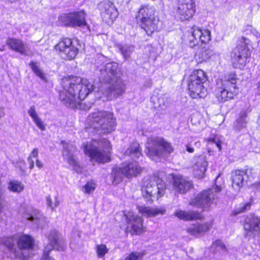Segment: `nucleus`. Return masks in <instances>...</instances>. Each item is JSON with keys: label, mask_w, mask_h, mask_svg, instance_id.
<instances>
[{"label": "nucleus", "mask_w": 260, "mask_h": 260, "mask_svg": "<svg viewBox=\"0 0 260 260\" xmlns=\"http://www.w3.org/2000/svg\"><path fill=\"white\" fill-rule=\"evenodd\" d=\"M4 244L11 250L18 260H27L30 256L34 244V239L29 235L18 234L6 238Z\"/></svg>", "instance_id": "obj_3"}, {"label": "nucleus", "mask_w": 260, "mask_h": 260, "mask_svg": "<svg viewBox=\"0 0 260 260\" xmlns=\"http://www.w3.org/2000/svg\"><path fill=\"white\" fill-rule=\"evenodd\" d=\"M193 173L198 178L203 177L208 166V162L203 156L196 157L194 158Z\"/></svg>", "instance_id": "obj_23"}, {"label": "nucleus", "mask_w": 260, "mask_h": 260, "mask_svg": "<svg viewBox=\"0 0 260 260\" xmlns=\"http://www.w3.org/2000/svg\"><path fill=\"white\" fill-rule=\"evenodd\" d=\"M257 93L259 95H260V82L258 83V85L257 87Z\"/></svg>", "instance_id": "obj_52"}, {"label": "nucleus", "mask_w": 260, "mask_h": 260, "mask_svg": "<svg viewBox=\"0 0 260 260\" xmlns=\"http://www.w3.org/2000/svg\"><path fill=\"white\" fill-rule=\"evenodd\" d=\"M118 66L116 62H109L101 71L104 84L100 90L106 96L117 97L125 92V85L118 75Z\"/></svg>", "instance_id": "obj_2"}, {"label": "nucleus", "mask_w": 260, "mask_h": 260, "mask_svg": "<svg viewBox=\"0 0 260 260\" xmlns=\"http://www.w3.org/2000/svg\"><path fill=\"white\" fill-rule=\"evenodd\" d=\"M138 211L143 216L146 217H155L158 215H164L166 209L163 208H152L146 206H138Z\"/></svg>", "instance_id": "obj_27"}, {"label": "nucleus", "mask_w": 260, "mask_h": 260, "mask_svg": "<svg viewBox=\"0 0 260 260\" xmlns=\"http://www.w3.org/2000/svg\"><path fill=\"white\" fill-rule=\"evenodd\" d=\"M101 15L107 23L113 22L118 16V12L114 4L110 1H104L100 4Z\"/></svg>", "instance_id": "obj_21"}, {"label": "nucleus", "mask_w": 260, "mask_h": 260, "mask_svg": "<svg viewBox=\"0 0 260 260\" xmlns=\"http://www.w3.org/2000/svg\"><path fill=\"white\" fill-rule=\"evenodd\" d=\"M243 236L246 239H250L259 236L260 234V217L254 214L246 215L242 221Z\"/></svg>", "instance_id": "obj_16"}, {"label": "nucleus", "mask_w": 260, "mask_h": 260, "mask_svg": "<svg viewBox=\"0 0 260 260\" xmlns=\"http://www.w3.org/2000/svg\"><path fill=\"white\" fill-rule=\"evenodd\" d=\"M85 127L87 132L93 128L100 134L110 133L116 128V118L113 113L104 110H96L91 113L86 119Z\"/></svg>", "instance_id": "obj_4"}, {"label": "nucleus", "mask_w": 260, "mask_h": 260, "mask_svg": "<svg viewBox=\"0 0 260 260\" xmlns=\"http://www.w3.org/2000/svg\"><path fill=\"white\" fill-rule=\"evenodd\" d=\"M247 116V114L245 111H242L240 113L238 118L234 123V127L236 129L240 131L246 126L247 123L246 120Z\"/></svg>", "instance_id": "obj_34"}, {"label": "nucleus", "mask_w": 260, "mask_h": 260, "mask_svg": "<svg viewBox=\"0 0 260 260\" xmlns=\"http://www.w3.org/2000/svg\"><path fill=\"white\" fill-rule=\"evenodd\" d=\"M251 203L247 202L240 204L239 207H237L233 212L234 215H237L240 213L245 212L250 209L251 207Z\"/></svg>", "instance_id": "obj_40"}, {"label": "nucleus", "mask_w": 260, "mask_h": 260, "mask_svg": "<svg viewBox=\"0 0 260 260\" xmlns=\"http://www.w3.org/2000/svg\"><path fill=\"white\" fill-rule=\"evenodd\" d=\"M165 182L155 176L145 177L143 181L142 191L145 198L156 197L157 199L165 193Z\"/></svg>", "instance_id": "obj_10"}, {"label": "nucleus", "mask_w": 260, "mask_h": 260, "mask_svg": "<svg viewBox=\"0 0 260 260\" xmlns=\"http://www.w3.org/2000/svg\"><path fill=\"white\" fill-rule=\"evenodd\" d=\"M238 80L236 73L232 72L226 74L222 79L217 82L215 93L219 102L228 101L238 94Z\"/></svg>", "instance_id": "obj_5"}, {"label": "nucleus", "mask_w": 260, "mask_h": 260, "mask_svg": "<svg viewBox=\"0 0 260 260\" xmlns=\"http://www.w3.org/2000/svg\"><path fill=\"white\" fill-rule=\"evenodd\" d=\"M83 148L84 153L90 157L91 161L105 163L110 161L111 145L107 139L92 141L84 144Z\"/></svg>", "instance_id": "obj_6"}, {"label": "nucleus", "mask_w": 260, "mask_h": 260, "mask_svg": "<svg viewBox=\"0 0 260 260\" xmlns=\"http://www.w3.org/2000/svg\"><path fill=\"white\" fill-rule=\"evenodd\" d=\"M63 146L62 155L69 165L73 168V169L77 172H80V167L78 159L75 153L77 149L74 144L71 143H67L61 141Z\"/></svg>", "instance_id": "obj_20"}, {"label": "nucleus", "mask_w": 260, "mask_h": 260, "mask_svg": "<svg viewBox=\"0 0 260 260\" xmlns=\"http://www.w3.org/2000/svg\"><path fill=\"white\" fill-rule=\"evenodd\" d=\"M207 80L205 73L202 70L194 71L188 80L190 96L193 99L204 98L207 94L204 84Z\"/></svg>", "instance_id": "obj_8"}, {"label": "nucleus", "mask_w": 260, "mask_h": 260, "mask_svg": "<svg viewBox=\"0 0 260 260\" xmlns=\"http://www.w3.org/2000/svg\"><path fill=\"white\" fill-rule=\"evenodd\" d=\"M27 113L32 118L34 122L40 130L44 131L46 129V124L39 116L34 106L30 107L28 110Z\"/></svg>", "instance_id": "obj_32"}, {"label": "nucleus", "mask_w": 260, "mask_h": 260, "mask_svg": "<svg viewBox=\"0 0 260 260\" xmlns=\"http://www.w3.org/2000/svg\"><path fill=\"white\" fill-rule=\"evenodd\" d=\"M95 188V183L92 182H88L87 184L84 186V191L87 193H90L93 192Z\"/></svg>", "instance_id": "obj_43"}, {"label": "nucleus", "mask_w": 260, "mask_h": 260, "mask_svg": "<svg viewBox=\"0 0 260 260\" xmlns=\"http://www.w3.org/2000/svg\"><path fill=\"white\" fill-rule=\"evenodd\" d=\"M117 48L125 59L130 57L134 51V47L131 45L119 44Z\"/></svg>", "instance_id": "obj_35"}, {"label": "nucleus", "mask_w": 260, "mask_h": 260, "mask_svg": "<svg viewBox=\"0 0 260 260\" xmlns=\"http://www.w3.org/2000/svg\"><path fill=\"white\" fill-rule=\"evenodd\" d=\"M158 103H159V105H158V107L161 109H165L168 105V102L167 101V100H166L165 101H164V98H159L158 99Z\"/></svg>", "instance_id": "obj_46"}, {"label": "nucleus", "mask_w": 260, "mask_h": 260, "mask_svg": "<svg viewBox=\"0 0 260 260\" xmlns=\"http://www.w3.org/2000/svg\"><path fill=\"white\" fill-rule=\"evenodd\" d=\"M186 150L189 153H193L194 152L193 148L191 147L189 144L186 145Z\"/></svg>", "instance_id": "obj_50"}, {"label": "nucleus", "mask_w": 260, "mask_h": 260, "mask_svg": "<svg viewBox=\"0 0 260 260\" xmlns=\"http://www.w3.org/2000/svg\"><path fill=\"white\" fill-rule=\"evenodd\" d=\"M48 239L49 243L45 246L40 260H55L49 255V252L53 249L58 251L64 250V241L56 230L50 231L48 236Z\"/></svg>", "instance_id": "obj_13"}, {"label": "nucleus", "mask_w": 260, "mask_h": 260, "mask_svg": "<svg viewBox=\"0 0 260 260\" xmlns=\"http://www.w3.org/2000/svg\"><path fill=\"white\" fill-rule=\"evenodd\" d=\"M174 150L171 144L161 137H150L146 144L145 152L151 159L162 156L164 152L171 153Z\"/></svg>", "instance_id": "obj_9"}, {"label": "nucleus", "mask_w": 260, "mask_h": 260, "mask_svg": "<svg viewBox=\"0 0 260 260\" xmlns=\"http://www.w3.org/2000/svg\"><path fill=\"white\" fill-rule=\"evenodd\" d=\"M122 167L118 169L114 168L113 169L111 173V176L113 178V183H119L121 181L122 177L125 176V175L122 173Z\"/></svg>", "instance_id": "obj_36"}, {"label": "nucleus", "mask_w": 260, "mask_h": 260, "mask_svg": "<svg viewBox=\"0 0 260 260\" xmlns=\"http://www.w3.org/2000/svg\"><path fill=\"white\" fill-rule=\"evenodd\" d=\"M46 203L48 207H50L52 210H54L59 205V201L57 197L54 198V202L52 201L51 197L48 196L46 197Z\"/></svg>", "instance_id": "obj_41"}, {"label": "nucleus", "mask_w": 260, "mask_h": 260, "mask_svg": "<svg viewBox=\"0 0 260 260\" xmlns=\"http://www.w3.org/2000/svg\"><path fill=\"white\" fill-rule=\"evenodd\" d=\"M27 160H28V162L29 165V168L31 170L35 167V166H34V160H33L32 158H31L30 157H28Z\"/></svg>", "instance_id": "obj_48"}, {"label": "nucleus", "mask_w": 260, "mask_h": 260, "mask_svg": "<svg viewBox=\"0 0 260 260\" xmlns=\"http://www.w3.org/2000/svg\"><path fill=\"white\" fill-rule=\"evenodd\" d=\"M256 171L252 168L245 170H236L231 173L232 187L236 189L242 187L248 181H251L256 176Z\"/></svg>", "instance_id": "obj_15"}, {"label": "nucleus", "mask_w": 260, "mask_h": 260, "mask_svg": "<svg viewBox=\"0 0 260 260\" xmlns=\"http://www.w3.org/2000/svg\"><path fill=\"white\" fill-rule=\"evenodd\" d=\"M27 219L32 221L34 224L41 229H43L45 226L47 222L46 218L39 212L29 215Z\"/></svg>", "instance_id": "obj_33"}, {"label": "nucleus", "mask_w": 260, "mask_h": 260, "mask_svg": "<svg viewBox=\"0 0 260 260\" xmlns=\"http://www.w3.org/2000/svg\"><path fill=\"white\" fill-rule=\"evenodd\" d=\"M86 14L83 11L62 14L59 17V21L64 25L75 27H83L87 25Z\"/></svg>", "instance_id": "obj_17"}, {"label": "nucleus", "mask_w": 260, "mask_h": 260, "mask_svg": "<svg viewBox=\"0 0 260 260\" xmlns=\"http://www.w3.org/2000/svg\"><path fill=\"white\" fill-rule=\"evenodd\" d=\"M213 54V50L210 48H204L198 53L200 59V61H206L209 59Z\"/></svg>", "instance_id": "obj_38"}, {"label": "nucleus", "mask_w": 260, "mask_h": 260, "mask_svg": "<svg viewBox=\"0 0 260 260\" xmlns=\"http://www.w3.org/2000/svg\"><path fill=\"white\" fill-rule=\"evenodd\" d=\"M208 141L211 143L212 144L215 145L218 148L219 151L221 150V143L218 138L216 137H214V138H210L208 139Z\"/></svg>", "instance_id": "obj_45"}, {"label": "nucleus", "mask_w": 260, "mask_h": 260, "mask_svg": "<svg viewBox=\"0 0 260 260\" xmlns=\"http://www.w3.org/2000/svg\"><path fill=\"white\" fill-rule=\"evenodd\" d=\"M29 66L36 76L39 77L42 80L45 79V76L44 73L42 72V70L39 68L37 62L31 61L29 63Z\"/></svg>", "instance_id": "obj_39"}, {"label": "nucleus", "mask_w": 260, "mask_h": 260, "mask_svg": "<svg viewBox=\"0 0 260 260\" xmlns=\"http://www.w3.org/2000/svg\"><path fill=\"white\" fill-rule=\"evenodd\" d=\"M212 247L214 248H218V250L222 251H226V247L223 243L221 240L215 241L212 244Z\"/></svg>", "instance_id": "obj_44"}, {"label": "nucleus", "mask_w": 260, "mask_h": 260, "mask_svg": "<svg viewBox=\"0 0 260 260\" xmlns=\"http://www.w3.org/2000/svg\"><path fill=\"white\" fill-rule=\"evenodd\" d=\"M38 154H39V150L38 148H34L31 152L30 153L29 156L28 157H30L31 158H35V159H37L38 158Z\"/></svg>", "instance_id": "obj_47"}, {"label": "nucleus", "mask_w": 260, "mask_h": 260, "mask_svg": "<svg viewBox=\"0 0 260 260\" xmlns=\"http://www.w3.org/2000/svg\"><path fill=\"white\" fill-rule=\"evenodd\" d=\"M196 5L193 0H178L176 14L181 21L189 20L194 15Z\"/></svg>", "instance_id": "obj_19"}, {"label": "nucleus", "mask_w": 260, "mask_h": 260, "mask_svg": "<svg viewBox=\"0 0 260 260\" xmlns=\"http://www.w3.org/2000/svg\"><path fill=\"white\" fill-rule=\"evenodd\" d=\"M173 185L176 190L180 193H185L191 187V182L180 176H176L173 178Z\"/></svg>", "instance_id": "obj_24"}, {"label": "nucleus", "mask_w": 260, "mask_h": 260, "mask_svg": "<svg viewBox=\"0 0 260 260\" xmlns=\"http://www.w3.org/2000/svg\"><path fill=\"white\" fill-rule=\"evenodd\" d=\"M249 40L242 37L238 45L231 53V59L234 68L243 69L247 63V59L250 56L247 46Z\"/></svg>", "instance_id": "obj_11"}, {"label": "nucleus", "mask_w": 260, "mask_h": 260, "mask_svg": "<svg viewBox=\"0 0 260 260\" xmlns=\"http://www.w3.org/2000/svg\"><path fill=\"white\" fill-rule=\"evenodd\" d=\"M138 211L143 216L146 217H155L158 215H164L166 209L163 208H152L146 206H138Z\"/></svg>", "instance_id": "obj_28"}, {"label": "nucleus", "mask_w": 260, "mask_h": 260, "mask_svg": "<svg viewBox=\"0 0 260 260\" xmlns=\"http://www.w3.org/2000/svg\"><path fill=\"white\" fill-rule=\"evenodd\" d=\"M6 45L11 50L21 55H28L29 48L22 40L14 38H8L6 40Z\"/></svg>", "instance_id": "obj_22"}, {"label": "nucleus", "mask_w": 260, "mask_h": 260, "mask_svg": "<svg viewBox=\"0 0 260 260\" xmlns=\"http://www.w3.org/2000/svg\"><path fill=\"white\" fill-rule=\"evenodd\" d=\"M257 187L260 188V181L257 183Z\"/></svg>", "instance_id": "obj_53"}, {"label": "nucleus", "mask_w": 260, "mask_h": 260, "mask_svg": "<svg viewBox=\"0 0 260 260\" xmlns=\"http://www.w3.org/2000/svg\"><path fill=\"white\" fill-rule=\"evenodd\" d=\"M136 18L139 25L148 36L157 30L159 19L153 6L150 4L141 5Z\"/></svg>", "instance_id": "obj_7"}, {"label": "nucleus", "mask_w": 260, "mask_h": 260, "mask_svg": "<svg viewBox=\"0 0 260 260\" xmlns=\"http://www.w3.org/2000/svg\"><path fill=\"white\" fill-rule=\"evenodd\" d=\"M211 222L203 223H197L188 227L186 231L190 235L197 236L199 234L208 232L212 227Z\"/></svg>", "instance_id": "obj_26"}, {"label": "nucleus", "mask_w": 260, "mask_h": 260, "mask_svg": "<svg viewBox=\"0 0 260 260\" xmlns=\"http://www.w3.org/2000/svg\"><path fill=\"white\" fill-rule=\"evenodd\" d=\"M8 188L11 191L20 192L23 189V185L20 182L13 180L9 183Z\"/></svg>", "instance_id": "obj_37"}, {"label": "nucleus", "mask_w": 260, "mask_h": 260, "mask_svg": "<svg viewBox=\"0 0 260 260\" xmlns=\"http://www.w3.org/2000/svg\"><path fill=\"white\" fill-rule=\"evenodd\" d=\"M56 51H58L61 57L66 59L74 58L78 53V49L72 39L66 38L55 46Z\"/></svg>", "instance_id": "obj_18"}, {"label": "nucleus", "mask_w": 260, "mask_h": 260, "mask_svg": "<svg viewBox=\"0 0 260 260\" xmlns=\"http://www.w3.org/2000/svg\"><path fill=\"white\" fill-rule=\"evenodd\" d=\"M36 166L40 169H42L43 166H44V165H43V163L42 162H41L39 159L38 158L36 159Z\"/></svg>", "instance_id": "obj_49"}, {"label": "nucleus", "mask_w": 260, "mask_h": 260, "mask_svg": "<svg viewBox=\"0 0 260 260\" xmlns=\"http://www.w3.org/2000/svg\"><path fill=\"white\" fill-rule=\"evenodd\" d=\"M62 89L59 92V100L67 106L75 108L94 89L92 81L77 76H69L62 79Z\"/></svg>", "instance_id": "obj_1"}, {"label": "nucleus", "mask_w": 260, "mask_h": 260, "mask_svg": "<svg viewBox=\"0 0 260 260\" xmlns=\"http://www.w3.org/2000/svg\"><path fill=\"white\" fill-rule=\"evenodd\" d=\"M4 115H5L4 108L1 107L0 108V118H1L3 116H4Z\"/></svg>", "instance_id": "obj_51"}, {"label": "nucleus", "mask_w": 260, "mask_h": 260, "mask_svg": "<svg viewBox=\"0 0 260 260\" xmlns=\"http://www.w3.org/2000/svg\"><path fill=\"white\" fill-rule=\"evenodd\" d=\"M174 214L179 219L185 220H191L199 219L201 217L200 214L197 212L185 211L181 210H176Z\"/></svg>", "instance_id": "obj_31"}, {"label": "nucleus", "mask_w": 260, "mask_h": 260, "mask_svg": "<svg viewBox=\"0 0 260 260\" xmlns=\"http://www.w3.org/2000/svg\"><path fill=\"white\" fill-rule=\"evenodd\" d=\"M126 219L129 222H133L132 228L137 234H139L143 231V219L133 213L129 212L125 215Z\"/></svg>", "instance_id": "obj_29"}, {"label": "nucleus", "mask_w": 260, "mask_h": 260, "mask_svg": "<svg viewBox=\"0 0 260 260\" xmlns=\"http://www.w3.org/2000/svg\"><path fill=\"white\" fill-rule=\"evenodd\" d=\"M0 50L1 51H3L4 50V47H3V48H0Z\"/></svg>", "instance_id": "obj_54"}, {"label": "nucleus", "mask_w": 260, "mask_h": 260, "mask_svg": "<svg viewBox=\"0 0 260 260\" xmlns=\"http://www.w3.org/2000/svg\"><path fill=\"white\" fill-rule=\"evenodd\" d=\"M142 154L139 144L137 142H133L128 147L123 151L124 156H130L133 159H137Z\"/></svg>", "instance_id": "obj_30"}, {"label": "nucleus", "mask_w": 260, "mask_h": 260, "mask_svg": "<svg viewBox=\"0 0 260 260\" xmlns=\"http://www.w3.org/2000/svg\"><path fill=\"white\" fill-rule=\"evenodd\" d=\"M211 40V31L206 28L198 26H193L189 31L188 36V45L193 48L199 45L200 43L206 44Z\"/></svg>", "instance_id": "obj_14"}, {"label": "nucleus", "mask_w": 260, "mask_h": 260, "mask_svg": "<svg viewBox=\"0 0 260 260\" xmlns=\"http://www.w3.org/2000/svg\"><path fill=\"white\" fill-rule=\"evenodd\" d=\"M109 251L106 246L104 244L96 246V253L98 257H103Z\"/></svg>", "instance_id": "obj_42"}, {"label": "nucleus", "mask_w": 260, "mask_h": 260, "mask_svg": "<svg viewBox=\"0 0 260 260\" xmlns=\"http://www.w3.org/2000/svg\"><path fill=\"white\" fill-rule=\"evenodd\" d=\"M122 167H123L122 173L126 177L136 176L141 173L142 170L138 162L136 161L125 162L123 164Z\"/></svg>", "instance_id": "obj_25"}, {"label": "nucleus", "mask_w": 260, "mask_h": 260, "mask_svg": "<svg viewBox=\"0 0 260 260\" xmlns=\"http://www.w3.org/2000/svg\"><path fill=\"white\" fill-rule=\"evenodd\" d=\"M221 190L219 186L216 185L215 187L209 188L202 191L189 202L190 205L198 208H201L203 210H208L216 197V192Z\"/></svg>", "instance_id": "obj_12"}]
</instances>
